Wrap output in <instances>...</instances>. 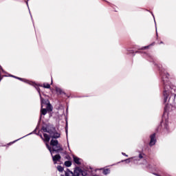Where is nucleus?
Here are the masks:
<instances>
[{
	"label": "nucleus",
	"instance_id": "19",
	"mask_svg": "<svg viewBox=\"0 0 176 176\" xmlns=\"http://www.w3.org/2000/svg\"><path fill=\"white\" fill-rule=\"evenodd\" d=\"M13 78H16V79H19V80H21V78H20L19 77L13 76Z\"/></svg>",
	"mask_w": 176,
	"mask_h": 176
},
{
	"label": "nucleus",
	"instance_id": "14",
	"mask_svg": "<svg viewBox=\"0 0 176 176\" xmlns=\"http://www.w3.org/2000/svg\"><path fill=\"white\" fill-rule=\"evenodd\" d=\"M57 170L60 171V173H62V171H64V168L61 166H57Z\"/></svg>",
	"mask_w": 176,
	"mask_h": 176
},
{
	"label": "nucleus",
	"instance_id": "26",
	"mask_svg": "<svg viewBox=\"0 0 176 176\" xmlns=\"http://www.w3.org/2000/svg\"><path fill=\"white\" fill-rule=\"evenodd\" d=\"M0 80H1V77H0Z\"/></svg>",
	"mask_w": 176,
	"mask_h": 176
},
{
	"label": "nucleus",
	"instance_id": "3",
	"mask_svg": "<svg viewBox=\"0 0 176 176\" xmlns=\"http://www.w3.org/2000/svg\"><path fill=\"white\" fill-rule=\"evenodd\" d=\"M155 137H156V135L155 133L151 135V141H150L151 146H153V145H155V144H156V139H155Z\"/></svg>",
	"mask_w": 176,
	"mask_h": 176
},
{
	"label": "nucleus",
	"instance_id": "16",
	"mask_svg": "<svg viewBox=\"0 0 176 176\" xmlns=\"http://www.w3.org/2000/svg\"><path fill=\"white\" fill-rule=\"evenodd\" d=\"M56 90L57 93H58V94H63V90H61V89L56 88Z\"/></svg>",
	"mask_w": 176,
	"mask_h": 176
},
{
	"label": "nucleus",
	"instance_id": "12",
	"mask_svg": "<svg viewBox=\"0 0 176 176\" xmlns=\"http://www.w3.org/2000/svg\"><path fill=\"white\" fill-rule=\"evenodd\" d=\"M47 111H48L49 112H52V105H50V104H47Z\"/></svg>",
	"mask_w": 176,
	"mask_h": 176
},
{
	"label": "nucleus",
	"instance_id": "9",
	"mask_svg": "<svg viewBox=\"0 0 176 176\" xmlns=\"http://www.w3.org/2000/svg\"><path fill=\"white\" fill-rule=\"evenodd\" d=\"M43 104H49V100H45V99H41V108H43Z\"/></svg>",
	"mask_w": 176,
	"mask_h": 176
},
{
	"label": "nucleus",
	"instance_id": "2",
	"mask_svg": "<svg viewBox=\"0 0 176 176\" xmlns=\"http://www.w3.org/2000/svg\"><path fill=\"white\" fill-rule=\"evenodd\" d=\"M50 137H51L52 138H59V137H60V133L56 132L55 129H53L51 131Z\"/></svg>",
	"mask_w": 176,
	"mask_h": 176
},
{
	"label": "nucleus",
	"instance_id": "13",
	"mask_svg": "<svg viewBox=\"0 0 176 176\" xmlns=\"http://www.w3.org/2000/svg\"><path fill=\"white\" fill-rule=\"evenodd\" d=\"M111 170H109V169L107 168V169H104L103 170V174H104V175H107V174H109Z\"/></svg>",
	"mask_w": 176,
	"mask_h": 176
},
{
	"label": "nucleus",
	"instance_id": "11",
	"mask_svg": "<svg viewBox=\"0 0 176 176\" xmlns=\"http://www.w3.org/2000/svg\"><path fill=\"white\" fill-rule=\"evenodd\" d=\"M41 115H46V113H47V110L46 109H43V107L41 108Z\"/></svg>",
	"mask_w": 176,
	"mask_h": 176
},
{
	"label": "nucleus",
	"instance_id": "10",
	"mask_svg": "<svg viewBox=\"0 0 176 176\" xmlns=\"http://www.w3.org/2000/svg\"><path fill=\"white\" fill-rule=\"evenodd\" d=\"M65 166H66V167H71L72 162H71V161H66L65 162Z\"/></svg>",
	"mask_w": 176,
	"mask_h": 176
},
{
	"label": "nucleus",
	"instance_id": "25",
	"mask_svg": "<svg viewBox=\"0 0 176 176\" xmlns=\"http://www.w3.org/2000/svg\"><path fill=\"white\" fill-rule=\"evenodd\" d=\"M82 175H84V176H85V173H82Z\"/></svg>",
	"mask_w": 176,
	"mask_h": 176
},
{
	"label": "nucleus",
	"instance_id": "1",
	"mask_svg": "<svg viewBox=\"0 0 176 176\" xmlns=\"http://www.w3.org/2000/svg\"><path fill=\"white\" fill-rule=\"evenodd\" d=\"M45 145L47 149L50 151L51 155H52L53 152H60V151H63V146L61 144H60V143H58V140H52L50 141V146H52V150L49 144L45 143Z\"/></svg>",
	"mask_w": 176,
	"mask_h": 176
},
{
	"label": "nucleus",
	"instance_id": "4",
	"mask_svg": "<svg viewBox=\"0 0 176 176\" xmlns=\"http://www.w3.org/2000/svg\"><path fill=\"white\" fill-rule=\"evenodd\" d=\"M43 137L45 142H49L50 141V136H49V135L47 133H44Z\"/></svg>",
	"mask_w": 176,
	"mask_h": 176
},
{
	"label": "nucleus",
	"instance_id": "18",
	"mask_svg": "<svg viewBox=\"0 0 176 176\" xmlns=\"http://www.w3.org/2000/svg\"><path fill=\"white\" fill-rule=\"evenodd\" d=\"M43 131H45V133H49V134H50V133H52V131L47 130V129H46V128L43 129Z\"/></svg>",
	"mask_w": 176,
	"mask_h": 176
},
{
	"label": "nucleus",
	"instance_id": "5",
	"mask_svg": "<svg viewBox=\"0 0 176 176\" xmlns=\"http://www.w3.org/2000/svg\"><path fill=\"white\" fill-rule=\"evenodd\" d=\"M74 159V163H76V164H80V160L79 157H76V156H74L73 157Z\"/></svg>",
	"mask_w": 176,
	"mask_h": 176
},
{
	"label": "nucleus",
	"instance_id": "15",
	"mask_svg": "<svg viewBox=\"0 0 176 176\" xmlns=\"http://www.w3.org/2000/svg\"><path fill=\"white\" fill-rule=\"evenodd\" d=\"M79 175H80L79 170H74L72 176H79Z\"/></svg>",
	"mask_w": 176,
	"mask_h": 176
},
{
	"label": "nucleus",
	"instance_id": "24",
	"mask_svg": "<svg viewBox=\"0 0 176 176\" xmlns=\"http://www.w3.org/2000/svg\"><path fill=\"white\" fill-rule=\"evenodd\" d=\"M82 175H84V176H85V173H82Z\"/></svg>",
	"mask_w": 176,
	"mask_h": 176
},
{
	"label": "nucleus",
	"instance_id": "20",
	"mask_svg": "<svg viewBox=\"0 0 176 176\" xmlns=\"http://www.w3.org/2000/svg\"><path fill=\"white\" fill-rule=\"evenodd\" d=\"M139 157H140V159H142V157H143L142 155L140 154Z\"/></svg>",
	"mask_w": 176,
	"mask_h": 176
},
{
	"label": "nucleus",
	"instance_id": "17",
	"mask_svg": "<svg viewBox=\"0 0 176 176\" xmlns=\"http://www.w3.org/2000/svg\"><path fill=\"white\" fill-rule=\"evenodd\" d=\"M43 87H45V89H50V85L43 84Z\"/></svg>",
	"mask_w": 176,
	"mask_h": 176
},
{
	"label": "nucleus",
	"instance_id": "23",
	"mask_svg": "<svg viewBox=\"0 0 176 176\" xmlns=\"http://www.w3.org/2000/svg\"><path fill=\"white\" fill-rule=\"evenodd\" d=\"M144 49H148V46L147 47H144Z\"/></svg>",
	"mask_w": 176,
	"mask_h": 176
},
{
	"label": "nucleus",
	"instance_id": "8",
	"mask_svg": "<svg viewBox=\"0 0 176 176\" xmlns=\"http://www.w3.org/2000/svg\"><path fill=\"white\" fill-rule=\"evenodd\" d=\"M164 102H167V98L168 97V92L167 91H164Z\"/></svg>",
	"mask_w": 176,
	"mask_h": 176
},
{
	"label": "nucleus",
	"instance_id": "6",
	"mask_svg": "<svg viewBox=\"0 0 176 176\" xmlns=\"http://www.w3.org/2000/svg\"><path fill=\"white\" fill-rule=\"evenodd\" d=\"M52 159L54 162H58L61 159V156L60 155H56L55 156H52Z\"/></svg>",
	"mask_w": 176,
	"mask_h": 176
},
{
	"label": "nucleus",
	"instance_id": "21",
	"mask_svg": "<svg viewBox=\"0 0 176 176\" xmlns=\"http://www.w3.org/2000/svg\"><path fill=\"white\" fill-rule=\"evenodd\" d=\"M122 155H124V156H127V155H126V153H122Z\"/></svg>",
	"mask_w": 176,
	"mask_h": 176
},
{
	"label": "nucleus",
	"instance_id": "22",
	"mask_svg": "<svg viewBox=\"0 0 176 176\" xmlns=\"http://www.w3.org/2000/svg\"><path fill=\"white\" fill-rule=\"evenodd\" d=\"M126 162H130V160H126Z\"/></svg>",
	"mask_w": 176,
	"mask_h": 176
},
{
	"label": "nucleus",
	"instance_id": "7",
	"mask_svg": "<svg viewBox=\"0 0 176 176\" xmlns=\"http://www.w3.org/2000/svg\"><path fill=\"white\" fill-rule=\"evenodd\" d=\"M65 176H72L74 175V173L71 170H69V169H67L65 172Z\"/></svg>",
	"mask_w": 176,
	"mask_h": 176
}]
</instances>
